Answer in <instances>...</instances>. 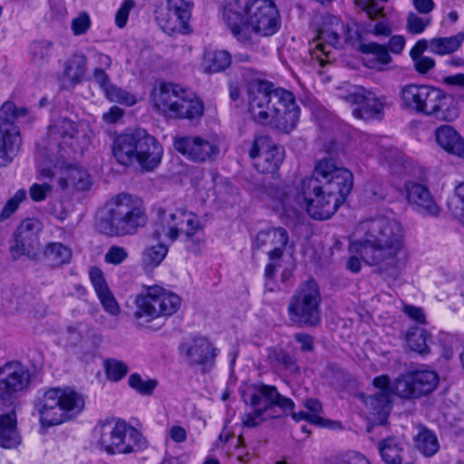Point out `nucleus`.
<instances>
[{
	"mask_svg": "<svg viewBox=\"0 0 464 464\" xmlns=\"http://www.w3.org/2000/svg\"><path fill=\"white\" fill-rule=\"evenodd\" d=\"M284 150L282 148L270 142L269 148L262 152L255 163L256 168L262 173H274L283 162Z\"/></svg>",
	"mask_w": 464,
	"mask_h": 464,
	"instance_id": "36",
	"label": "nucleus"
},
{
	"mask_svg": "<svg viewBox=\"0 0 464 464\" xmlns=\"http://www.w3.org/2000/svg\"><path fill=\"white\" fill-rule=\"evenodd\" d=\"M113 156L123 166L138 163L145 171L154 170L161 162L163 148L145 130L119 135L113 141Z\"/></svg>",
	"mask_w": 464,
	"mask_h": 464,
	"instance_id": "5",
	"label": "nucleus"
},
{
	"mask_svg": "<svg viewBox=\"0 0 464 464\" xmlns=\"http://www.w3.org/2000/svg\"><path fill=\"white\" fill-rule=\"evenodd\" d=\"M295 340L301 344L303 352H312L314 350V338L312 335L299 333L295 335Z\"/></svg>",
	"mask_w": 464,
	"mask_h": 464,
	"instance_id": "61",
	"label": "nucleus"
},
{
	"mask_svg": "<svg viewBox=\"0 0 464 464\" xmlns=\"http://www.w3.org/2000/svg\"><path fill=\"white\" fill-rule=\"evenodd\" d=\"M365 403L371 408L374 421L384 424L392 409L391 394L386 392H378L369 396Z\"/></svg>",
	"mask_w": 464,
	"mask_h": 464,
	"instance_id": "35",
	"label": "nucleus"
},
{
	"mask_svg": "<svg viewBox=\"0 0 464 464\" xmlns=\"http://www.w3.org/2000/svg\"><path fill=\"white\" fill-rule=\"evenodd\" d=\"M353 175L338 166L330 157L315 162L311 177L304 178L297 187L296 201L314 219L331 218L350 194Z\"/></svg>",
	"mask_w": 464,
	"mask_h": 464,
	"instance_id": "2",
	"label": "nucleus"
},
{
	"mask_svg": "<svg viewBox=\"0 0 464 464\" xmlns=\"http://www.w3.org/2000/svg\"><path fill=\"white\" fill-rule=\"evenodd\" d=\"M403 312L404 314L409 316L411 319L416 321L419 324H425L426 317L423 313V310L420 307L406 304L403 306Z\"/></svg>",
	"mask_w": 464,
	"mask_h": 464,
	"instance_id": "59",
	"label": "nucleus"
},
{
	"mask_svg": "<svg viewBox=\"0 0 464 464\" xmlns=\"http://www.w3.org/2000/svg\"><path fill=\"white\" fill-rule=\"evenodd\" d=\"M31 382L29 369L19 361L0 366V446L11 449L20 443L16 429L15 407L20 394Z\"/></svg>",
	"mask_w": 464,
	"mask_h": 464,
	"instance_id": "3",
	"label": "nucleus"
},
{
	"mask_svg": "<svg viewBox=\"0 0 464 464\" xmlns=\"http://www.w3.org/2000/svg\"><path fill=\"white\" fill-rule=\"evenodd\" d=\"M231 64V55L224 50L208 51L204 54L203 67L208 72L224 71Z\"/></svg>",
	"mask_w": 464,
	"mask_h": 464,
	"instance_id": "38",
	"label": "nucleus"
},
{
	"mask_svg": "<svg viewBox=\"0 0 464 464\" xmlns=\"http://www.w3.org/2000/svg\"><path fill=\"white\" fill-rule=\"evenodd\" d=\"M412 5L422 14H430L435 7L433 0H412Z\"/></svg>",
	"mask_w": 464,
	"mask_h": 464,
	"instance_id": "64",
	"label": "nucleus"
},
{
	"mask_svg": "<svg viewBox=\"0 0 464 464\" xmlns=\"http://www.w3.org/2000/svg\"><path fill=\"white\" fill-rule=\"evenodd\" d=\"M378 449L385 464H413L405 459L404 443L396 437H389L378 443Z\"/></svg>",
	"mask_w": 464,
	"mask_h": 464,
	"instance_id": "33",
	"label": "nucleus"
},
{
	"mask_svg": "<svg viewBox=\"0 0 464 464\" xmlns=\"http://www.w3.org/2000/svg\"><path fill=\"white\" fill-rule=\"evenodd\" d=\"M58 184L63 190L85 191L92 182L88 171L78 165H70L61 169Z\"/></svg>",
	"mask_w": 464,
	"mask_h": 464,
	"instance_id": "30",
	"label": "nucleus"
},
{
	"mask_svg": "<svg viewBox=\"0 0 464 464\" xmlns=\"http://www.w3.org/2000/svg\"><path fill=\"white\" fill-rule=\"evenodd\" d=\"M252 411L246 412L242 416V424L246 428H256L259 426L265 420L263 417L264 411L257 409L256 407H252Z\"/></svg>",
	"mask_w": 464,
	"mask_h": 464,
	"instance_id": "53",
	"label": "nucleus"
},
{
	"mask_svg": "<svg viewBox=\"0 0 464 464\" xmlns=\"http://www.w3.org/2000/svg\"><path fill=\"white\" fill-rule=\"evenodd\" d=\"M360 51L366 55L363 59L364 63L371 69L381 71L385 65L392 62L388 48L378 43L370 42L362 44L360 45Z\"/></svg>",
	"mask_w": 464,
	"mask_h": 464,
	"instance_id": "32",
	"label": "nucleus"
},
{
	"mask_svg": "<svg viewBox=\"0 0 464 464\" xmlns=\"http://www.w3.org/2000/svg\"><path fill=\"white\" fill-rule=\"evenodd\" d=\"M464 41V33L450 37L433 38L430 41V51L436 54H447L457 51Z\"/></svg>",
	"mask_w": 464,
	"mask_h": 464,
	"instance_id": "40",
	"label": "nucleus"
},
{
	"mask_svg": "<svg viewBox=\"0 0 464 464\" xmlns=\"http://www.w3.org/2000/svg\"><path fill=\"white\" fill-rule=\"evenodd\" d=\"M87 72V58L82 53H73L64 66L63 74L72 82L82 81Z\"/></svg>",
	"mask_w": 464,
	"mask_h": 464,
	"instance_id": "37",
	"label": "nucleus"
},
{
	"mask_svg": "<svg viewBox=\"0 0 464 464\" xmlns=\"http://www.w3.org/2000/svg\"><path fill=\"white\" fill-rule=\"evenodd\" d=\"M340 100L353 106V115L357 119L368 120L380 114L384 107L381 98L359 85H348L338 90Z\"/></svg>",
	"mask_w": 464,
	"mask_h": 464,
	"instance_id": "19",
	"label": "nucleus"
},
{
	"mask_svg": "<svg viewBox=\"0 0 464 464\" xmlns=\"http://www.w3.org/2000/svg\"><path fill=\"white\" fill-rule=\"evenodd\" d=\"M128 366L121 361L110 359L105 362L106 376L111 382L121 380L128 373Z\"/></svg>",
	"mask_w": 464,
	"mask_h": 464,
	"instance_id": "46",
	"label": "nucleus"
},
{
	"mask_svg": "<svg viewBox=\"0 0 464 464\" xmlns=\"http://www.w3.org/2000/svg\"><path fill=\"white\" fill-rule=\"evenodd\" d=\"M430 17H420L414 12H409L406 19V29L411 34H420L430 24Z\"/></svg>",
	"mask_w": 464,
	"mask_h": 464,
	"instance_id": "47",
	"label": "nucleus"
},
{
	"mask_svg": "<svg viewBox=\"0 0 464 464\" xmlns=\"http://www.w3.org/2000/svg\"><path fill=\"white\" fill-rule=\"evenodd\" d=\"M53 46V43L49 40L34 41L31 44V55L34 63L36 65L46 63L52 56Z\"/></svg>",
	"mask_w": 464,
	"mask_h": 464,
	"instance_id": "44",
	"label": "nucleus"
},
{
	"mask_svg": "<svg viewBox=\"0 0 464 464\" xmlns=\"http://www.w3.org/2000/svg\"><path fill=\"white\" fill-rule=\"evenodd\" d=\"M331 28L324 27L319 31L317 43H315L313 55L317 59L321 66L330 62L333 49L336 47L340 40V31L343 24L336 16L329 17Z\"/></svg>",
	"mask_w": 464,
	"mask_h": 464,
	"instance_id": "25",
	"label": "nucleus"
},
{
	"mask_svg": "<svg viewBox=\"0 0 464 464\" xmlns=\"http://www.w3.org/2000/svg\"><path fill=\"white\" fill-rule=\"evenodd\" d=\"M94 434L100 449L111 455L128 454L146 447V440L138 430L115 418L99 421Z\"/></svg>",
	"mask_w": 464,
	"mask_h": 464,
	"instance_id": "8",
	"label": "nucleus"
},
{
	"mask_svg": "<svg viewBox=\"0 0 464 464\" xmlns=\"http://www.w3.org/2000/svg\"><path fill=\"white\" fill-rule=\"evenodd\" d=\"M292 417L295 420H306L312 424L321 425L323 419L317 414H310L305 411L292 412Z\"/></svg>",
	"mask_w": 464,
	"mask_h": 464,
	"instance_id": "62",
	"label": "nucleus"
},
{
	"mask_svg": "<svg viewBox=\"0 0 464 464\" xmlns=\"http://www.w3.org/2000/svg\"><path fill=\"white\" fill-rule=\"evenodd\" d=\"M285 90L276 88L266 81H255L248 89V111L253 120L260 124L271 126L276 112L279 111Z\"/></svg>",
	"mask_w": 464,
	"mask_h": 464,
	"instance_id": "15",
	"label": "nucleus"
},
{
	"mask_svg": "<svg viewBox=\"0 0 464 464\" xmlns=\"http://www.w3.org/2000/svg\"><path fill=\"white\" fill-rule=\"evenodd\" d=\"M179 296L160 285L148 286L144 293L137 295L133 316L140 325L149 327L154 320L168 317L179 308Z\"/></svg>",
	"mask_w": 464,
	"mask_h": 464,
	"instance_id": "10",
	"label": "nucleus"
},
{
	"mask_svg": "<svg viewBox=\"0 0 464 464\" xmlns=\"http://www.w3.org/2000/svg\"><path fill=\"white\" fill-rule=\"evenodd\" d=\"M44 256L53 266L68 264L72 258L71 249L62 243H50L44 250Z\"/></svg>",
	"mask_w": 464,
	"mask_h": 464,
	"instance_id": "42",
	"label": "nucleus"
},
{
	"mask_svg": "<svg viewBox=\"0 0 464 464\" xmlns=\"http://www.w3.org/2000/svg\"><path fill=\"white\" fill-rule=\"evenodd\" d=\"M242 398L246 404L256 407L264 412L279 407L284 412L292 411L295 403L286 397L282 396L275 386L260 384L253 385L242 392Z\"/></svg>",
	"mask_w": 464,
	"mask_h": 464,
	"instance_id": "23",
	"label": "nucleus"
},
{
	"mask_svg": "<svg viewBox=\"0 0 464 464\" xmlns=\"http://www.w3.org/2000/svg\"><path fill=\"white\" fill-rule=\"evenodd\" d=\"M179 353L190 366L211 367L215 363L218 349L204 336H190L179 345Z\"/></svg>",
	"mask_w": 464,
	"mask_h": 464,
	"instance_id": "24",
	"label": "nucleus"
},
{
	"mask_svg": "<svg viewBox=\"0 0 464 464\" xmlns=\"http://www.w3.org/2000/svg\"><path fill=\"white\" fill-rule=\"evenodd\" d=\"M436 140L445 150L464 158V140L451 126L439 127L436 130Z\"/></svg>",
	"mask_w": 464,
	"mask_h": 464,
	"instance_id": "34",
	"label": "nucleus"
},
{
	"mask_svg": "<svg viewBox=\"0 0 464 464\" xmlns=\"http://www.w3.org/2000/svg\"><path fill=\"white\" fill-rule=\"evenodd\" d=\"M91 26V19L87 13L83 12L72 21V30L74 35L85 34Z\"/></svg>",
	"mask_w": 464,
	"mask_h": 464,
	"instance_id": "56",
	"label": "nucleus"
},
{
	"mask_svg": "<svg viewBox=\"0 0 464 464\" xmlns=\"http://www.w3.org/2000/svg\"><path fill=\"white\" fill-rule=\"evenodd\" d=\"M271 140L266 136H259L255 139L249 150V156L252 159L260 158L263 151L269 148Z\"/></svg>",
	"mask_w": 464,
	"mask_h": 464,
	"instance_id": "57",
	"label": "nucleus"
},
{
	"mask_svg": "<svg viewBox=\"0 0 464 464\" xmlns=\"http://www.w3.org/2000/svg\"><path fill=\"white\" fill-rule=\"evenodd\" d=\"M321 295L315 281L304 283L291 296L287 314L292 324L304 326H316L321 322Z\"/></svg>",
	"mask_w": 464,
	"mask_h": 464,
	"instance_id": "13",
	"label": "nucleus"
},
{
	"mask_svg": "<svg viewBox=\"0 0 464 464\" xmlns=\"http://www.w3.org/2000/svg\"><path fill=\"white\" fill-rule=\"evenodd\" d=\"M41 222L35 218L23 220L14 233V247L21 255H30L38 246Z\"/></svg>",
	"mask_w": 464,
	"mask_h": 464,
	"instance_id": "29",
	"label": "nucleus"
},
{
	"mask_svg": "<svg viewBox=\"0 0 464 464\" xmlns=\"http://www.w3.org/2000/svg\"><path fill=\"white\" fill-rule=\"evenodd\" d=\"M167 253L168 247L162 243L148 246L142 252L141 266L144 269L154 268L162 262Z\"/></svg>",
	"mask_w": 464,
	"mask_h": 464,
	"instance_id": "43",
	"label": "nucleus"
},
{
	"mask_svg": "<svg viewBox=\"0 0 464 464\" xmlns=\"http://www.w3.org/2000/svg\"><path fill=\"white\" fill-rule=\"evenodd\" d=\"M242 8L237 3L229 4L225 6L223 11V19L232 34L240 42L246 44H253L248 34V27L243 26Z\"/></svg>",
	"mask_w": 464,
	"mask_h": 464,
	"instance_id": "31",
	"label": "nucleus"
},
{
	"mask_svg": "<svg viewBox=\"0 0 464 464\" xmlns=\"http://www.w3.org/2000/svg\"><path fill=\"white\" fill-rule=\"evenodd\" d=\"M53 188L48 183H34L29 188V196L34 202L44 201Z\"/></svg>",
	"mask_w": 464,
	"mask_h": 464,
	"instance_id": "52",
	"label": "nucleus"
},
{
	"mask_svg": "<svg viewBox=\"0 0 464 464\" xmlns=\"http://www.w3.org/2000/svg\"><path fill=\"white\" fill-rule=\"evenodd\" d=\"M280 93L283 98L278 104L279 111L276 112L271 127L285 133H289L297 125L300 110L292 92L285 90L284 92Z\"/></svg>",
	"mask_w": 464,
	"mask_h": 464,
	"instance_id": "27",
	"label": "nucleus"
},
{
	"mask_svg": "<svg viewBox=\"0 0 464 464\" xmlns=\"http://www.w3.org/2000/svg\"><path fill=\"white\" fill-rule=\"evenodd\" d=\"M406 198L418 211L430 217H438L440 208L429 188L420 183L408 182L405 185Z\"/></svg>",
	"mask_w": 464,
	"mask_h": 464,
	"instance_id": "28",
	"label": "nucleus"
},
{
	"mask_svg": "<svg viewBox=\"0 0 464 464\" xmlns=\"http://www.w3.org/2000/svg\"><path fill=\"white\" fill-rule=\"evenodd\" d=\"M246 25L259 36L274 35L281 27V17L272 0H248L244 8Z\"/></svg>",
	"mask_w": 464,
	"mask_h": 464,
	"instance_id": "17",
	"label": "nucleus"
},
{
	"mask_svg": "<svg viewBox=\"0 0 464 464\" xmlns=\"http://www.w3.org/2000/svg\"><path fill=\"white\" fill-rule=\"evenodd\" d=\"M372 385L379 390V392H386L388 394H393L392 383L387 374H382L375 377L372 380Z\"/></svg>",
	"mask_w": 464,
	"mask_h": 464,
	"instance_id": "60",
	"label": "nucleus"
},
{
	"mask_svg": "<svg viewBox=\"0 0 464 464\" xmlns=\"http://www.w3.org/2000/svg\"><path fill=\"white\" fill-rule=\"evenodd\" d=\"M202 229L203 225L199 218L184 208H177L172 211L159 208L157 210L154 235L159 239L172 243L179 235H184L188 239H190Z\"/></svg>",
	"mask_w": 464,
	"mask_h": 464,
	"instance_id": "12",
	"label": "nucleus"
},
{
	"mask_svg": "<svg viewBox=\"0 0 464 464\" xmlns=\"http://www.w3.org/2000/svg\"><path fill=\"white\" fill-rule=\"evenodd\" d=\"M135 6L133 0H125L115 14V24L119 28L125 27L130 10Z\"/></svg>",
	"mask_w": 464,
	"mask_h": 464,
	"instance_id": "54",
	"label": "nucleus"
},
{
	"mask_svg": "<svg viewBox=\"0 0 464 464\" xmlns=\"http://www.w3.org/2000/svg\"><path fill=\"white\" fill-rule=\"evenodd\" d=\"M242 398L246 404L256 407L264 412L279 407L284 412L292 411L295 403L286 397L282 396L275 386L260 384L253 385L242 392Z\"/></svg>",
	"mask_w": 464,
	"mask_h": 464,
	"instance_id": "22",
	"label": "nucleus"
},
{
	"mask_svg": "<svg viewBox=\"0 0 464 464\" xmlns=\"http://www.w3.org/2000/svg\"><path fill=\"white\" fill-rule=\"evenodd\" d=\"M414 441L416 449L426 457L433 456L440 449L435 433L424 427L419 429Z\"/></svg>",
	"mask_w": 464,
	"mask_h": 464,
	"instance_id": "39",
	"label": "nucleus"
},
{
	"mask_svg": "<svg viewBox=\"0 0 464 464\" xmlns=\"http://www.w3.org/2000/svg\"><path fill=\"white\" fill-rule=\"evenodd\" d=\"M289 237L287 231L283 227H272L259 231L253 240V249H261L269 246L267 252L269 260H279L284 254Z\"/></svg>",
	"mask_w": 464,
	"mask_h": 464,
	"instance_id": "26",
	"label": "nucleus"
},
{
	"mask_svg": "<svg viewBox=\"0 0 464 464\" xmlns=\"http://www.w3.org/2000/svg\"><path fill=\"white\" fill-rule=\"evenodd\" d=\"M440 377L437 372L430 369L408 371L392 382L393 395L405 400L415 401L429 396L437 388Z\"/></svg>",
	"mask_w": 464,
	"mask_h": 464,
	"instance_id": "16",
	"label": "nucleus"
},
{
	"mask_svg": "<svg viewBox=\"0 0 464 464\" xmlns=\"http://www.w3.org/2000/svg\"><path fill=\"white\" fill-rule=\"evenodd\" d=\"M194 3L190 0H166L165 5L155 10V20L166 34H188L192 29L190 20Z\"/></svg>",
	"mask_w": 464,
	"mask_h": 464,
	"instance_id": "18",
	"label": "nucleus"
},
{
	"mask_svg": "<svg viewBox=\"0 0 464 464\" xmlns=\"http://www.w3.org/2000/svg\"><path fill=\"white\" fill-rule=\"evenodd\" d=\"M356 234L361 239L352 243L350 250L359 254L377 273L397 276L408 256L401 225L394 219L378 217L361 222Z\"/></svg>",
	"mask_w": 464,
	"mask_h": 464,
	"instance_id": "1",
	"label": "nucleus"
},
{
	"mask_svg": "<svg viewBox=\"0 0 464 464\" xmlns=\"http://www.w3.org/2000/svg\"><path fill=\"white\" fill-rule=\"evenodd\" d=\"M25 107L7 101L0 107V167H6L17 156L22 139L15 121L27 115Z\"/></svg>",
	"mask_w": 464,
	"mask_h": 464,
	"instance_id": "14",
	"label": "nucleus"
},
{
	"mask_svg": "<svg viewBox=\"0 0 464 464\" xmlns=\"http://www.w3.org/2000/svg\"><path fill=\"white\" fill-rule=\"evenodd\" d=\"M85 405L82 394L71 388H52L44 392L36 409L44 426L60 425L82 412Z\"/></svg>",
	"mask_w": 464,
	"mask_h": 464,
	"instance_id": "7",
	"label": "nucleus"
},
{
	"mask_svg": "<svg viewBox=\"0 0 464 464\" xmlns=\"http://www.w3.org/2000/svg\"><path fill=\"white\" fill-rule=\"evenodd\" d=\"M415 70L420 73L425 74L435 66V61L428 56L419 57L413 60Z\"/></svg>",
	"mask_w": 464,
	"mask_h": 464,
	"instance_id": "58",
	"label": "nucleus"
},
{
	"mask_svg": "<svg viewBox=\"0 0 464 464\" xmlns=\"http://www.w3.org/2000/svg\"><path fill=\"white\" fill-rule=\"evenodd\" d=\"M101 301L102 307L111 315H118L120 313V305L112 295L111 291L97 295Z\"/></svg>",
	"mask_w": 464,
	"mask_h": 464,
	"instance_id": "55",
	"label": "nucleus"
},
{
	"mask_svg": "<svg viewBox=\"0 0 464 464\" xmlns=\"http://www.w3.org/2000/svg\"><path fill=\"white\" fill-rule=\"evenodd\" d=\"M154 108L170 118L199 119L204 104L192 92L179 84L160 83L151 92Z\"/></svg>",
	"mask_w": 464,
	"mask_h": 464,
	"instance_id": "6",
	"label": "nucleus"
},
{
	"mask_svg": "<svg viewBox=\"0 0 464 464\" xmlns=\"http://www.w3.org/2000/svg\"><path fill=\"white\" fill-rule=\"evenodd\" d=\"M173 145L187 160L197 163L212 160L219 153L218 144L213 138L181 136L174 139Z\"/></svg>",
	"mask_w": 464,
	"mask_h": 464,
	"instance_id": "20",
	"label": "nucleus"
},
{
	"mask_svg": "<svg viewBox=\"0 0 464 464\" xmlns=\"http://www.w3.org/2000/svg\"><path fill=\"white\" fill-rule=\"evenodd\" d=\"M105 93L111 102L124 103L128 106H131L136 103V98L134 95L114 85L108 86L105 89Z\"/></svg>",
	"mask_w": 464,
	"mask_h": 464,
	"instance_id": "49",
	"label": "nucleus"
},
{
	"mask_svg": "<svg viewBox=\"0 0 464 464\" xmlns=\"http://www.w3.org/2000/svg\"><path fill=\"white\" fill-rule=\"evenodd\" d=\"M89 276L97 295L110 291L103 273L100 268L92 267L90 269Z\"/></svg>",
	"mask_w": 464,
	"mask_h": 464,
	"instance_id": "51",
	"label": "nucleus"
},
{
	"mask_svg": "<svg viewBox=\"0 0 464 464\" xmlns=\"http://www.w3.org/2000/svg\"><path fill=\"white\" fill-rule=\"evenodd\" d=\"M128 382L132 389L144 395L151 394L158 384L155 380L144 381L138 373L130 374Z\"/></svg>",
	"mask_w": 464,
	"mask_h": 464,
	"instance_id": "48",
	"label": "nucleus"
},
{
	"mask_svg": "<svg viewBox=\"0 0 464 464\" xmlns=\"http://www.w3.org/2000/svg\"><path fill=\"white\" fill-rule=\"evenodd\" d=\"M169 436L174 442L181 443L187 440V431L183 427L174 425L169 430Z\"/></svg>",
	"mask_w": 464,
	"mask_h": 464,
	"instance_id": "63",
	"label": "nucleus"
},
{
	"mask_svg": "<svg viewBox=\"0 0 464 464\" xmlns=\"http://www.w3.org/2000/svg\"><path fill=\"white\" fill-rule=\"evenodd\" d=\"M26 198L24 189L17 190L14 195L9 198L0 211V222L8 219L18 208L21 202Z\"/></svg>",
	"mask_w": 464,
	"mask_h": 464,
	"instance_id": "45",
	"label": "nucleus"
},
{
	"mask_svg": "<svg viewBox=\"0 0 464 464\" xmlns=\"http://www.w3.org/2000/svg\"><path fill=\"white\" fill-rule=\"evenodd\" d=\"M401 98L406 108L427 116L451 121L459 115L456 108H445V92L430 85L408 84L402 88Z\"/></svg>",
	"mask_w": 464,
	"mask_h": 464,
	"instance_id": "9",
	"label": "nucleus"
},
{
	"mask_svg": "<svg viewBox=\"0 0 464 464\" xmlns=\"http://www.w3.org/2000/svg\"><path fill=\"white\" fill-rule=\"evenodd\" d=\"M129 257L127 249L121 246L113 245L109 247L104 255V261L107 264L119 266Z\"/></svg>",
	"mask_w": 464,
	"mask_h": 464,
	"instance_id": "50",
	"label": "nucleus"
},
{
	"mask_svg": "<svg viewBox=\"0 0 464 464\" xmlns=\"http://www.w3.org/2000/svg\"><path fill=\"white\" fill-rule=\"evenodd\" d=\"M92 137V132L86 121L59 117L48 129L49 150L68 148L74 153L82 154L90 146Z\"/></svg>",
	"mask_w": 464,
	"mask_h": 464,
	"instance_id": "11",
	"label": "nucleus"
},
{
	"mask_svg": "<svg viewBox=\"0 0 464 464\" xmlns=\"http://www.w3.org/2000/svg\"><path fill=\"white\" fill-rule=\"evenodd\" d=\"M148 220L146 208L139 197L121 193L109 201L99 211L96 227L109 237L135 235Z\"/></svg>",
	"mask_w": 464,
	"mask_h": 464,
	"instance_id": "4",
	"label": "nucleus"
},
{
	"mask_svg": "<svg viewBox=\"0 0 464 464\" xmlns=\"http://www.w3.org/2000/svg\"><path fill=\"white\" fill-rule=\"evenodd\" d=\"M430 334L423 328L413 327L409 330L406 335V342L409 348L420 354L430 353L428 342Z\"/></svg>",
	"mask_w": 464,
	"mask_h": 464,
	"instance_id": "41",
	"label": "nucleus"
},
{
	"mask_svg": "<svg viewBox=\"0 0 464 464\" xmlns=\"http://www.w3.org/2000/svg\"><path fill=\"white\" fill-rule=\"evenodd\" d=\"M242 398L246 404L256 407L264 412L279 407L284 412L292 411L295 403L286 397L282 396L275 386L260 384L253 385L242 392Z\"/></svg>",
	"mask_w": 464,
	"mask_h": 464,
	"instance_id": "21",
	"label": "nucleus"
}]
</instances>
